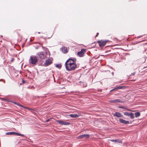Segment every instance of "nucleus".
<instances>
[{"instance_id":"obj_5","label":"nucleus","mask_w":147,"mask_h":147,"mask_svg":"<svg viewBox=\"0 0 147 147\" xmlns=\"http://www.w3.org/2000/svg\"><path fill=\"white\" fill-rule=\"evenodd\" d=\"M56 121L61 125H69L70 124L69 122H65L61 120H57Z\"/></svg>"},{"instance_id":"obj_2","label":"nucleus","mask_w":147,"mask_h":147,"mask_svg":"<svg viewBox=\"0 0 147 147\" xmlns=\"http://www.w3.org/2000/svg\"><path fill=\"white\" fill-rule=\"evenodd\" d=\"M38 59L36 56H31L30 59V63L32 64H35L37 61Z\"/></svg>"},{"instance_id":"obj_17","label":"nucleus","mask_w":147,"mask_h":147,"mask_svg":"<svg viewBox=\"0 0 147 147\" xmlns=\"http://www.w3.org/2000/svg\"><path fill=\"white\" fill-rule=\"evenodd\" d=\"M129 116L130 117L131 119H133L134 118V114L133 113H130Z\"/></svg>"},{"instance_id":"obj_14","label":"nucleus","mask_w":147,"mask_h":147,"mask_svg":"<svg viewBox=\"0 0 147 147\" xmlns=\"http://www.w3.org/2000/svg\"><path fill=\"white\" fill-rule=\"evenodd\" d=\"M14 103L15 104H16V105H18L19 106L22 107H24V108H26V109H29V110H31V109L30 108H26V107H24L23 106H22V105H20V104H18V103H17V102H14Z\"/></svg>"},{"instance_id":"obj_31","label":"nucleus","mask_w":147,"mask_h":147,"mask_svg":"<svg viewBox=\"0 0 147 147\" xmlns=\"http://www.w3.org/2000/svg\"><path fill=\"white\" fill-rule=\"evenodd\" d=\"M2 80H3L2 79H0V82L2 81Z\"/></svg>"},{"instance_id":"obj_25","label":"nucleus","mask_w":147,"mask_h":147,"mask_svg":"<svg viewBox=\"0 0 147 147\" xmlns=\"http://www.w3.org/2000/svg\"><path fill=\"white\" fill-rule=\"evenodd\" d=\"M87 86V84L86 83H85L84 85H83L84 87H85Z\"/></svg>"},{"instance_id":"obj_22","label":"nucleus","mask_w":147,"mask_h":147,"mask_svg":"<svg viewBox=\"0 0 147 147\" xmlns=\"http://www.w3.org/2000/svg\"><path fill=\"white\" fill-rule=\"evenodd\" d=\"M123 86H119L115 88L116 89H121L123 88Z\"/></svg>"},{"instance_id":"obj_34","label":"nucleus","mask_w":147,"mask_h":147,"mask_svg":"<svg viewBox=\"0 0 147 147\" xmlns=\"http://www.w3.org/2000/svg\"><path fill=\"white\" fill-rule=\"evenodd\" d=\"M23 82H24V80H23Z\"/></svg>"},{"instance_id":"obj_12","label":"nucleus","mask_w":147,"mask_h":147,"mask_svg":"<svg viewBox=\"0 0 147 147\" xmlns=\"http://www.w3.org/2000/svg\"><path fill=\"white\" fill-rule=\"evenodd\" d=\"M69 116L71 118H77L80 116V114H71L69 115Z\"/></svg>"},{"instance_id":"obj_26","label":"nucleus","mask_w":147,"mask_h":147,"mask_svg":"<svg viewBox=\"0 0 147 147\" xmlns=\"http://www.w3.org/2000/svg\"><path fill=\"white\" fill-rule=\"evenodd\" d=\"M50 119H49L46 120V122H48L50 121Z\"/></svg>"},{"instance_id":"obj_9","label":"nucleus","mask_w":147,"mask_h":147,"mask_svg":"<svg viewBox=\"0 0 147 147\" xmlns=\"http://www.w3.org/2000/svg\"><path fill=\"white\" fill-rule=\"evenodd\" d=\"M90 136L88 134H84L78 136V139H82L85 138L86 139H88L89 138Z\"/></svg>"},{"instance_id":"obj_10","label":"nucleus","mask_w":147,"mask_h":147,"mask_svg":"<svg viewBox=\"0 0 147 147\" xmlns=\"http://www.w3.org/2000/svg\"><path fill=\"white\" fill-rule=\"evenodd\" d=\"M119 121L121 123L126 124L131 123V122L130 123L129 121H126L122 119H119Z\"/></svg>"},{"instance_id":"obj_20","label":"nucleus","mask_w":147,"mask_h":147,"mask_svg":"<svg viewBox=\"0 0 147 147\" xmlns=\"http://www.w3.org/2000/svg\"><path fill=\"white\" fill-rule=\"evenodd\" d=\"M119 108H122V109H127V110H129H129L128 109H126V107H125V106H119Z\"/></svg>"},{"instance_id":"obj_28","label":"nucleus","mask_w":147,"mask_h":147,"mask_svg":"<svg viewBox=\"0 0 147 147\" xmlns=\"http://www.w3.org/2000/svg\"><path fill=\"white\" fill-rule=\"evenodd\" d=\"M115 89H116V88H114V89H112V90H111V91H112L114 90H115Z\"/></svg>"},{"instance_id":"obj_7","label":"nucleus","mask_w":147,"mask_h":147,"mask_svg":"<svg viewBox=\"0 0 147 147\" xmlns=\"http://www.w3.org/2000/svg\"><path fill=\"white\" fill-rule=\"evenodd\" d=\"M52 63V61L50 59H49L45 60V63L44 64V65L45 66H47L50 65Z\"/></svg>"},{"instance_id":"obj_30","label":"nucleus","mask_w":147,"mask_h":147,"mask_svg":"<svg viewBox=\"0 0 147 147\" xmlns=\"http://www.w3.org/2000/svg\"><path fill=\"white\" fill-rule=\"evenodd\" d=\"M111 74L113 75H114V72H112Z\"/></svg>"},{"instance_id":"obj_1","label":"nucleus","mask_w":147,"mask_h":147,"mask_svg":"<svg viewBox=\"0 0 147 147\" xmlns=\"http://www.w3.org/2000/svg\"><path fill=\"white\" fill-rule=\"evenodd\" d=\"M76 59L75 58L70 57L65 62V65L66 70L70 71L75 69L77 66Z\"/></svg>"},{"instance_id":"obj_19","label":"nucleus","mask_w":147,"mask_h":147,"mask_svg":"<svg viewBox=\"0 0 147 147\" xmlns=\"http://www.w3.org/2000/svg\"><path fill=\"white\" fill-rule=\"evenodd\" d=\"M130 113L128 112H124V115L128 116H129Z\"/></svg>"},{"instance_id":"obj_32","label":"nucleus","mask_w":147,"mask_h":147,"mask_svg":"<svg viewBox=\"0 0 147 147\" xmlns=\"http://www.w3.org/2000/svg\"><path fill=\"white\" fill-rule=\"evenodd\" d=\"M38 34H40V32H38Z\"/></svg>"},{"instance_id":"obj_33","label":"nucleus","mask_w":147,"mask_h":147,"mask_svg":"<svg viewBox=\"0 0 147 147\" xmlns=\"http://www.w3.org/2000/svg\"><path fill=\"white\" fill-rule=\"evenodd\" d=\"M140 37H141V36H140L139 37V38H140Z\"/></svg>"},{"instance_id":"obj_6","label":"nucleus","mask_w":147,"mask_h":147,"mask_svg":"<svg viewBox=\"0 0 147 147\" xmlns=\"http://www.w3.org/2000/svg\"><path fill=\"white\" fill-rule=\"evenodd\" d=\"M86 50L85 49H83L81 50V51L78 52V55L80 57H82L84 56V53H85Z\"/></svg>"},{"instance_id":"obj_15","label":"nucleus","mask_w":147,"mask_h":147,"mask_svg":"<svg viewBox=\"0 0 147 147\" xmlns=\"http://www.w3.org/2000/svg\"><path fill=\"white\" fill-rule=\"evenodd\" d=\"M134 114L136 117H139L140 116V113L139 112H136Z\"/></svg>"},{"instance_id":"obj_23","label":"nucleus","mask_w":147,"mask_h":147,"mask_svg":"<svg viewBox=\"0 0 147 147\" xmlns=\"http://www.w3.org/2000/svg\"><path fill=\"white\" fill-rule=\"evenodd\" d=\"M111 140L113 142H117V141H118V140Z\"/></svg>"},{"instance_id":"obj_3","label":"nucleus","mask_w":147,"mask_h":147,"mask_svg":"<svg viewBox=\"0 0 147 147\" xmlns=\"http://www.w3.org/2000/svg\"><path fill=\"white\" fill-rule=\"evenodd\" d=\"M108 42V40H101L98 41V42L100 47L104 46Z\"/></svg>"},{"instance_id":"obj_13","label":"nucleus","mask_w":147,"mask_h":147,"mask_svg":"<svg viewBox=\"0 0 147 147\" xmlns=\"http://www.w3.org/2000/svg\"><path fill=\"white\" fill-rule=\"evenodd\" d=\"M61 51L64 53H66L68 51L67 48L64 47H63L62 48Z\"/></svg>"},{"instance_id":"obj_24","label":"nucleus","mask_w":147,"mask_h":147,"mask_svg":"<svg viewBox=\"0 0 147 147\" xmlns=\"http://www.w3.org/2000/svg\"><path fill=\"white\" fill-rule=\"evenodd\" d=\"M118 140V141H117V142H118V143H122V141L121 140Z\"/></svg>"},{"instance_id":"obj_4","label":"nucleus","mask_w":147,"mask_h":147,"mask_svg":"<svg viewBox=\"0 0 147 147\" xmlns=\"http://www.w3.org/2000/svg\"><path fill=\"white\" fill-rule=\"evenodd\" d=\"M36 55H38L41 59H45L46 56L42 52H40L37 53Z\"/></svg>"},{"instance_id":"obj_27","label":"nucleus","mask_w":147,"mask_h":147,"mask_svg":"<svg viewBox=\"0 0 147 147\" xmlns=\"http://www.w3.org/2000/svg\"><path fill=\"white\" fill-rule=\"evenodd\" d=\"M46 54L47 55L48 54H49L50 53L49 52V51H46Z\"/></svg>"},{"instance_id":"obj_29","label":"nucleus","mask_w":147,"mask_h":147,"mask_svg":"<svg viewBox=\"0 0 147 147\" xmlns=\"http://www.w3.org/2000/svg\"><path fill=\"white\" fill-rule=\"evenodd\" d=\"M99 34V33H97L96 34V37L97 36H98V35Z\"/></svg>"},{"instance_id":"obj_11","label":"nucleus","mask_w":147,"mask_h":147,"mask_svg":"<svg viewBox=\"0 0 147 147\" xmlns=\"http://www.w3.org/2000/svg\"><path fill=\"white\" fill-rule=\"evenodd\" d=\"M114 116H115L117 117H121L123 116V115L121 114V113L119 112H116L113 115Z\"/></svg>"},{"instance_id":"obj_16","label":"nucleus","mask_w":147,"mask_h":147,"mask_svg":"<svg viewBox=\"0 0 147 147\" xmlns=\"http://www.w3.org/2000/svg\"><path fill=\"white\" fill-rule=\"evenodd\" d=\"M15 132H8L6 133V134L8 135H15Z\"/></svg>"},{"instance_id":"obj_21","label":"nucleus","mask_w":147,"mask_h":147,"mask_svg":"<svg viewBox=\"0 0 147 147\" xmlns=\"http://www.w3.org/2000/svg\"><path fill=\"white\" fill-rule=\"evenodd\" d=\"M56 67L58 68H60L61 67V66L60 64H57L56 65Z\"/></svg>"},{"instance_id":"obj_8","label":"nucleus","mask_w":147,"mask_h":147,"mask_svg":"<svg viewBox=\"0 0 147 147\" xmlns=\"http://www.w3.org/2000/svg\"><path fill=\"white\" fill-rule=\"evenodd\" d=\"M110 103H114L116 102L123 103V101L119 99H116L110 100L109 101Z\"/></svg>"},{"instance_id":"obj_18","label":"nucleus","mask_w":147,"mask_h":147,"mask_svg":"<svg viewBox=\"0 0 147 147\" xmlns=\"http://www.w3.org/2000/svg\"><path fill=\"white\" fill-rule=\"evenodd\" d=\"M15 135H17L19 136H24V134H20L18 133L15 132Z\"/></svg>"}]
</instances>
